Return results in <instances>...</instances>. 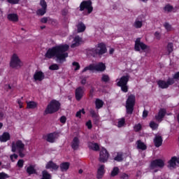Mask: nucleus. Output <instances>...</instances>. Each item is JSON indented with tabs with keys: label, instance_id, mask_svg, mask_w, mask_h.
<instances>
[{
	"label": "nucleus",
	"instance_id": "1",
	"mask_svg": "<svg viewBox=\"0 0 179 179\" xmlns=\"http://www.w3.org/2000/svg\"><path fill=\"white\" fill-rule=\"evenodd\" d=\"M68 50H69V45H57L50 48L45 55V57L49 59L56 57L57 61L64 62L66 61V58H68V52H66Z\"/></svg>",
	"mask_w": 179,
	"mask_h": 179
},
{
	"label": "nucleus",
	"instance_id": "2",
	"mask_svg": "<svg viewBox=\"0 0 179 179\" xmlns=\"http://www.w3.org/2000/svg\"><path fill=\"white\" fill-rule=\"evenodd\" d=\"M11 151L18 152L20 157H24L25 155L23 153L24 151V143L22 141L17 140V141H13L11 144Z\"/></svg>",
	"mask_w": 179,
	"mask_h": 179
},
{
	"label": "nucleus",
	"instance_id": "3",
	"mask_svg": "<svg viewBox=\"0 0 179 179\" xmlns=\"http://www.w3.org/2000/svg\"><path fill=\"white\" fill-rule=\"evenodd\" d=\"M106 52H107V47L103 43H98L96 48L90 50V54L92 55V57H97V55L101 57V55L106 54Z\"/></svg>",
	"mask_w": 179,
	"mask_h": 179
},
{
	"label": "nucleus",
	"instance_id": "4",
	"mask_svg": "<svg viewBox=\"0 0 179 179\" xmlns=\"http://www.w3.org/2000/svg\"><path fill=\"white\" fill-rule=\"evenodd\" d=\"M59 108H61V103L55 99H53L48 105L46 109L45 110V113L54 114V113L59 111Z\"/></svg>",
	"mask_w": 179,
	"mask_h": 179
},
{
	"label": "nucleus",
	"instance_id": "5",
	"mask_svg": "<svg viewBox=\"0 0 179 179\" xmlns=\"http://www.w3.org/2000/svg\"><path fill=\"white\" fill-rule=\"evenodd\" d=\"M10 66L14 69H19L23 66V62L20 60L17 55L13 54L10 59Z\"/></svg>",
	"mask_w": 179,
	"mask_h": 179
},
{
	"label": "nucleus",
	"instance_id": "6",
	"mask_svg": "<svg viewBox=\"0 0 179 179\" xmlns=\"http://www.w3.org/2000/svg\"><path fill=\"white\" fill-rule=\"evenodd\" d=\"M106 69V64L103 62H99L97 64H90L88 66H86L83 70V72H86V71H97L98 72H104Z\"/></svg>",
	"mask_w": 179,
	"mask_h": 179
},
{
	"label": "nucleus",
	"instance_id": "7",
	"mask_svg": "<svg viewBox=\"0 0 179 179\" xmlns=\"http://www.w3.org/2000/svg\"><path fill=\"white\" fill-rule=\"evenodd\" d=\"M134 107H135V95L131 94L128 96L126 101L127 114H132L134 113Z\"/></svg>",
	"mask_w": 179,
	"mask_h": 179
},
{
	"label": "nucleus",
	"instance_id": "8",
	"mask_svg": "<svg viewBox=\"0 0 179 179\" xmlns=\"http://www.w3.org/2000/svg\"><path fill=\"white\" fill-rule=\"evenodd\" d=\"M164 167V161L163 159H155L151 162L150 169L154 170L155 173L159 171V169H163Z\"/></svg>",
	"mask_w": 179,
	"mask_h": 179
},
{
	"label": "nucleus",
	"instance_id": "9",
	"mask_svg": "<svg viewBox=\"0 0 179 179\" xmlns=\"http://www.w3.org/2000/svg\"><path fill=\"white\" fill-rule=\"evenodd\" d=\"M129 80V76H124L120 79V80L117 83V86L121 87L124 93H127L128 92V85H127Z\"/></svg>",
	"mask_w": 179,
	"mask_h": 179
},
{
	"label": "nucleus",
	"instance_id": "10",
	"mask_svg": "<svg viewBox=\"0 0 179 179\" xmlns=\"http://www.w3.org/2000/svg\"><path fill=\"white\" fill-rule=\"evenodd\" d=\"M149 49H150V48L148 45L143 43V42L141 41V38H136V40L135 41V45H134V50L136 51H141V50L142 51H143L145 52V51H146V50H149Z\"/></svg>",
	"mask_w": 179,
	"mask_h": 179
},
{
	"label": "nucleus",
	"instance_id": "11",
	"mask_svg": "<svg viewBox=\"0 0 179 179\" xmlns=\"http://www.w3.org/2000/svg\"><path fill=\"white\" fill-rule=\"evenodd\" d=\"M86 9L88 12V13H90L91 12H93V6H92V1H83L80 4V12H83Z\"/></svg>",
	"mask_w": 179,
	"mask_h": 179
},
{
	"label": "nucleus",
	"instance_id": "12",
	"mask_svg": "<svg viewBox=\"0 0 179 179\" xmlns=\"http://www.w3.org/2000/svg\"><path fill=\"white\" fill-rule=\"evenodd\" d=\"M159 87L161 89H167L169 86H171V85H174L176 81L173 78H168L167 81L163 80H159L157 82Z\"/></svg>",
	"mask_w": 179,
	"mask_h": 179
},
{
	"label": "nucleus",
	"instance_id": "13",
	"mask_svg": "<svg viewBox=\"0 0 179 179\" xmlns=\"http://www.w3.org/2000/svg\"><path fill=\"white\" fill-rule=\"evenodd\" d=\"M110 157V154H108V152L106 148H102L99 152V162L101 163H106L107 160H108V157Z\"/></svg>",
	"mask_w": 179,
	"mask_h": 179
},
{
	"label": "nucleus",
	"instance_id": "14",
	"mask_svg": "<svg viewBox=\"0 0 179 179\" xmlns=\"http://www.w3.org/2000/svg\"><path fill=\"white\" fill-rule=\"evenodd\" d=\"M84 94H85V87H78L76 89L75 96L78 101H80V100H82V98L83 97Z\"/></svg>",
	"mask_w": 179,
	"mask_h": 179
},
{
	"label": "nucleus",
	"instance_id": "15",
	"mask_svg": "<svg viewBox=\"0 0 179 179\" xmlns=\"http://www.w3.org/2000/svg\"><path fill=\"white\" fill-rule=\"evenodd\" d=\"M58 134L57 133H50L43 136V139L50 143H54L57 139Z\"/></svg>",
	"mask_w": 179,
	"mask_h": 179
},
{
	"label": "nucleus",
	"instance_id": "16",
	"mask_svg": "<svg viewBox=\"0 0 179 179\" xmlns=\"http://www.w3.org/2000/svg\"><path fill=\"white\" fill-rule=\"evenodd\" d=\"M45 78V74L41 71H36L34 74L35 82H43Z\"/></svg>",
	"mask_w": 179,
	"mask_h": 179
},
{
	"label": "nucleus",
	"instance_id": "17",
	"mask_svg": "<svg viewBox=\"0 0 179 179\" xmlns=\"http://www.w3.org/2000/svg\"><path fill=\"white\" fill-rule=\"evenodd\" d=\"M153 142L155 148H160V146L163 145V137H162L160 135L156 134Z\"/></svg>",
	"mask_w": 179,
	"mask_h": 179
},
{
	"label": "nucleus",
	"instance_id": "18",
	"mask_svg": "<svg viewBox=\"0 0 179 179\" xmlns=\"http://www.w3.org/2000/svg\"><path fill=\"white\" fill-rule=\"evenodd\" d=\"M166 110L164 108H161L158 114L155 115V120L158 121V122H162L163 121V119L164 118V115H166Z\"/></svg>",
	"mask_w": 179,
	"mask_h": 179
},
{
	"label": "nucleus",
	"instance_id": "19",
	"mask_svg": "<svg viewBox=\"0 0 179 179\" xmlns=\"http://www.w3.org/2000/svg\"><path fill=\"white\" fill-rule=\"evenodd\" d=\"M26 171L29 176L32 174H37V170H36V165L30 164L26 167Z\"/></svg>",
	"mask_w": 179,
	"mask_h": 179
},
{
	"label": "nucleus",
	"instance_id": "20",
	"mask_svg": "<svg viewBox=\"0 0 179 179\" xmlns=\"http://www.w3.org/2000/svg\"><path fill=\"white\" fill-rule=\"evenodd\" d=\"M45 169H50V170H55V171H57V170H58V169H59V166L57 165V164H55L54 162L50 161L47 163V164L45 166Z\"/></svg>",
	"mask_w": 179,
	"mask_h": 179
},
{
	"label": "nucleus",
	"instance_id": "21",
	"mask_svg": "<svg viewBox=\"0 0 179 179\" xmlns=\"http://www.w3.org/2000/svg\"><path fill=\"white\" fill-rule=\"evenodd\" d=\"M81 41L82 38L79 37V36H76L74 38L73 43L71 45V48H76V47H79V45H80Z\"/></svg>",
	"mask_w": 179,
	"mask_h": 179
},
{
	"label": "nucleus",
	"instance_id": "22",
	"mask_svg": "<svg viewBox=\"0 0 179 179\" xmlns=\"http://www.w3.org/2000/svg\"><path fill=\"white\" fill-rule=\"evenodd\" d=\"M104 165H99V168L98 169L97 171V175H96V178L100 179L103 178V176H104Z\"/></svg>",
	"mask_w": 179,
	"mask_h": 179
},
{
	"label": "nucleus",
	"instance_id": "23",
	"mask_svg": "<svg viewBox=\"0 0 179 179\" xmlns=\"http://www.w3.org/2000/svg\"><path fill=\"white\" fill-rule=\"evenodd\" d=\"M10 140V134L8 132H4L0 136V142H8V141Z\"/></svg>",
	"mask_w": 179,
	"mask_h": 179
},
{
	"label": "nucleus",
	"instance_id": "24",
	"mask_svg": "<svg viewBox=\"0 0 179 179\" xmlns=\"http://www.w3.org/2000/svg\"><path fill=\"white\" fill-rule=\"evenodd\" d=\"M7 18L8 20H10V22H19V17L17 16V14H8Z\"/></svg>",
	"mask_w": 179,
	"mask_h": 179
},
{
	"label": "nucleus",
	"instance_id": "25",
	"mask_svg": "<svg viewBox=\"0 0 179 179\" xmlns=\"http://www.w3.org/2000/svg\"><path fill=\"white\" fill-rule=\"evenodd\" d=\"M88 148H90V149H91L92 150H95L96 152H97V150L100 149L99 144L92 142L88 143Z\"/></svg>",
	"mask_w": 179,
	"mask_h": 179
},
{
	"label": "nucleus",
	"instance_id": "26",
	"mask_svg": "<svg viewBox=\"0 0 179 179\" xmlns=\"http://www.w3.org/2000/svg\"><path fill=\"white\" fill-rule=\"evenodd\" d=\"M69 162H63L60 164L61 171H68L69 169Z\"/></svg>",
	"mask_w": 179,
	"mask_h": 179
},
{
	"label": "nucleus",
	"instance_id": "27",
	"mask_svg": "<svg viewBox=\"0 0 179 179\" xmlns=\"http://www.w3.org/2000/svg\"><path fill=\"white\" fill-rule=\"evenodd\" d=\"M71 146L74 150H76L79 148V138L78 137L73 138Z\"/></svg>",
	"mask_w": 179,
	"mask_h": 179
},
{
	"label": "nucleus",
	"instance_id": "28",
	"mask_svg": "<svg viewBox=\"0 0 179 179\" xmlns=\"http://www.w3.org/2000/svg\"><path fill=\"white\" fill-rule=\"evenodd\" d=\"M137 148L138 149H141V150H146V149L148 148V147L145 145V143L141 142V140H138L137 142Z\"/></svg>",
	"mask_w": 179,
	"mask_h": 179
},
{
	"label": "nucleus",
	"instance_id": "29",
	"mask_svg": "<svg viewBox=\"0 0 179 179\" xmlns=\"http://www.w3.org/2000/svg\"><path fill=\"white\" fill-rule=\"evenodd\" d=\"M90 114H91L92 118H94L95 121H99V120H100V118L99 117V113H96V110L90 109Z\"/></svg>",
	"mask_w": 179,
	"mask_h": 179
},
{
	"label": "nucleus",
	"instance_id": "30",
	"mask_svg": "<svg viewBox=\"0 0 179 179\" xmlns=\"http://www.w3.org/2000/svg\"><path fill=\"white\" fill-rule=\"evenodd\" d=\"M95 106H96V108L99 110L103 108V106H104V102L101 99H96L95 101Z\"/></svg>",
	"mask_w": 179,
	"mask_h": 179
},
{
	"label": "nucleus",
	"instance_id": "31",
	"mask_svg": "<svg viewBox=\"0 0 179 179\" xmlns=\"http://www.w3.org/2000/svg\"><path fill=\"white\" fill-rule=\"evenodd\" d=\"M77 28L78 33H82L85 31V30H86V26H85V24H83V22L78 23V24L77 25Z\"/></svg>",
	"mask_w": 179,
	"mask_h": 179
},
{
	"label": "nucleus",
	"instance_id": "32",
	"mask_svg": "<svg viewBox=\"0 0 179 179\" xmlns=\"http://www.w3.org/2000/svg\"><path fill=\"white\" fill-rule=\"evenodd\" d=\"M47 12V8H40L36 11V15L38 16H44Z\"/></svg>",
	"mask_w": 179,
	"mask_h": 179
},
{
	"label": "nucleus",
	"instance_id": "33",
	"mask_svg": "<svg viewBox=\"0 0 179 179\" xmlns=\"http://www.w3.org/2000/svg\"><path fill=\"white\" fill-rule=\"evenodd\" d=\"M42 178L41 179H51V175L47 171H43L42 172Z\"/></svg>",
	"mask_w": 179,
	"mask_h": 179
},
{
	"label": "nucleus",
	"instance_id": "34",
	"mask_svg": "<svg viewBox=\"0 0 179 179\" xmlns=\"http://www.w3.org/2000/svg\"><path fill=\"white\" fill-rule=\"evenodd\" d=\"M101 82H104L105 83H107L110 82V76L107 74H103L101 78Z\"/></svg>",
	"mask_w": 179,
	"mask_h": 179
},
{
	"label": "nucleus",
	"instance_id": "35",
	"mask_svg": "<svg viewBox=\"0 0 179 179\" xmlns=\"http://www.w3.org/2000/svg\"><path fill=\"white\" fill-rule=\"evenodd\" d=\"M125 125V118L122 117L118 120L117 127L118 128H122Z\"/></svg>",
	"mask_w": 179,
	"mask_h": 179
},
{
	"label": "nucleus",
	"instance_id": "36",
	"mask_svg": "<svg viewBox=\"0 0 179 179\" xmlns=\"http://www.w3.org/2000/svg\"><path fill=\"white\" fill-rule=\"evenodd\" d=\"M164 27H165L166 31H172V30H174L171 24H169V22H165L164 24Z\"/></svg>",
	"mask_w": 179,
	"mask_h": 179
},
{
	"label": "nucleus",
	"instance_id": "37",
	"mask_svg": "<svg viewBox=\"0 0 179 179\" xmlns=\"http://www.w3.org/2000/svg\"><path fill=\"white\" fill-rule=\"evenodd\" d=\"M118 173H120V169H118V167H115L113 168L110 176L111 177H115V176H117L118 174Z\"/></svg>",
	"mask_w": 179,
	"mask_h": 179
},
{
	"label": "nucleus",
	"instance_id": "38",
	"mask_svg": "<svg viewBox=\"0 0 179 179\" xmlns=\"http://www.w3.org/2000/svg\"><path fill=\"white\" fill-rule=\"evenodd\" d=\"M37 107V103L34 101H29L27 103V108H36Z\"/></svg>",
	"mask_w": 179,
	"mask_h": 179
},
{
	"label": "nucleus",
	"instance_id": "39",
	"mask_svg": "<svg viewBox=\"0 0 179 179\" xmlns=\"http://www.w3.org/2000/svg\"><path fill=\"white\" fill-rule=\"evenodd\" d=\"M116 162H122L124 159L122 158V153L118 152L117 156L114 158Z\"/></svg>",
	"mask_w": 179,
	"mask_h": 179
},
{
	"label": "nucleus",
	"instance_id": "40",
	"mask_svg": "<svg viewBox=\"0 0 179 179\" xmlns=\"http://www.w3.org/2000/svg\"><path fill=\"white\" fill-rule=\"evenodd\" d=\"M167 51L169 52V55H170V54H171V52H173V43H168L167 45Z\"/></svg>",
	"mask_w": 179,
	"mask_h": 179
},
{
	"label": "nucleus",
	"instance_id": "41",
	"mask_svg": "<svg viewBox=\"0 0 179 179\" xmlns=\"http://www.w3.org/2000/svg\"><path fill=\"white\" fill-rule=\"evenodd\" d=\"M150 128H152V129L155 130V129H157L159 124L152 121V122H150Z\"/></svg>",
	"mask_w": 179,
	"mask_h": 179
},
{
	"label": "nucleus",
	"instance_id": "42",
	"mask_svg": "<svg viewBox=\"0 0 179 179\" xmlns=\"http://www.w3.org/2000/svg\"><path fill=\"white\" fill-rule=\"evenodd\" d=\"M134 27H136V29H141V27H142V21L136 20L134 22Z\"/></svg>",
	"mask_w": 179,
	"mask_h": 179
},
{
	"label": "nucleus",
	"instance_id": "43",
	"mask_svg": "<svg viewBox=\"0 0 179 179\" xmlns=\"http://www.w3.org/2000/svg\"><path fill=\"white\" fill-rule=\"evenodd\" d=\"M49 69H50V71H58V69H59V66L57 64H52L50 66Z\"/></svg>",
	"mask_w": 179,
	"mask_h": 179
},
{
	"label": "nucleus",
	"instance_id": "44",
	"mask_svg": "<svg viewBox=\"0 0 179 179\" xmlns=\"http://www.w3.org/2000/svg\"><path fill=\"white\" fill-rule=\"evenodd\" d=\"M142 129V124H137L134 126V131L136 132H139Z\"/></svg>",
	"mask_w": 179,
	"mask_h": 179
},
{
	"label": "nucleus",
	"instance_id": "45",
	"mask_svg": "<svg viewBox=\"0 0 179 179\" xmlns=\"http://www.w3.org/2000/svg\"><path fill=\"white\" fill-rule=\"evenodd\" d=\"M40 5L43 9H47V2H45V0H41Z\"/></svg>",
	"mask_w": 179,
	"mask_h": 179
},
{
	"label": "nucleus",
	"instance_id": "46",
	"mask_svg": "<svg viewBox=\"0 0 179 179\" xmlns=\"http://www.w3.org/2000/svg\"><path fill=\"white\" fill-rule=\"evenodd\" d=\"M80 83L81 85H86V82L87 80V77H83V76H81L80 77Z\"/></svg>",
	"mask_w": 179,
	"mask_h": 179
},
{
	"label": "nucleus",
	"instance_id": "47",
	"mask_svg": "<svg viewBox=\"0 0 179 179\" xmlns=\"http://www.w3.org/2000/svg\"><path fill=\"white\" fill-rule=\"evenodd\" d=\"M173 9V6H170V5H166L164 7V10H166V12H171Z\"/></svg>",
	"mask_w": 179,
	"mask_h": 179
},
{
	"label": "nucleus",
	"instance_id": "48",
	"mask_svg": "<svg viewBox=\"0 0 179 179\" xmlns=\"http://www.w3.org/2000/svg\"><path fill=\"white\" fill-rule=\"evenodd\" d=\"M73 66H76L74 71H79V69H80V65L76 62H73Z\"/></svg>",
	"mask_w": 179,
	"mask_h": 179
},
{
	"label": "nucleus",
	"instance_id": "49",
	"mask_svg": "<svg viewBox=\"0 0 179 179\" xmlns=\"http://www.w3.org/2000/svg\"><path fill=\"white\" fill-rule=\"evenodd\" d=\"M17 166L20 167V169H22L24 164V161L23 159H20L17 162Z\"/></svg>",
	"mask_w": 179,
	"mask_h": 179
},
{
	"label": "nucleus",
	"instance_id": "50",
	"mask_svg": "<svg viewBox=\"0 0 179 179\" xmlns=\"http://www.w3.org/2000/svg\"><path fill=\"white\" fill-rule=\"evenodd\" d=\"M6 178H9V176H8V174L3 172L0 173V179H6Z\"/></svg>",
	"mask_w": 179,
	"mask_h": 179
},
{
	"label": "nucleus",
	"instance_id": "51",
	"mask_svg": "<svg viewBox=\"0 0 179 179\" xmlns=\"http://www.w3.org/2000/svg\"><path fill=\"white\" fill-rule=\"evenodd\" d=\"M154 36L157 40H160L162 38V34H160L159 31H156Z\"/></svg>",
	"mask_w": 179,
	"mask_h": 179
},
{
	"label": "nucleus",
	"instance_id": "52",
	"mask_svg": "<svg viewBox=\"0 0 179 179\" xmlns=\"http://www.w3.org/2000/svg\"><path fill=\"white\" fill-rule=\"evenodd\" d=\"M169 79H173V80H179V71L176 72L173 76L172 78Z\"/></svg>",
	"mask_w": 179,
	"mask_h": 179
},
{
	"label": "nucleus",
	"instance_id": "53",
	"mask_svg": "<svg viewBox=\"0 0 179 179\" xmlns=\"http://www.w3.org/2000/svg\"><path fill=\"white\" fill-rule=\"evenodd\" d=\"M120 178L121 179H129V176H128V174H127V173H122L120 175Z\"/></svg>",
	"mask_w": 179,
	"mask_h": 179
},
{
	"label": "nucleus",
	"instance_id": "54",
	"mask_svg": "<svg viewBox=\"0 0 179 179\" xmlns=\"http://www.w3.org/2000/svg\"><path fill=\"white\" fill-rule=\"evenodd\" d=\"M17 157H18V156L16 154H13L10 156V159L11 162H15V159H17Z\"/></svg>",
	"mask_w": 179,
	"mask_h": 179
},
{
	"label": "nucleus",
	"instance_id": "55",
	"mask_svg": "<svg viewBox=\"0 0 179 179\" xmlns=\"http://www.w3.org/2000/svg\"><path fill=\"white\" fill-rule=\"evenodd\" d=\"M60 122H62V124H65L66 122V117L62 116L60 118Z\"/></svg>",
	"mask_w": 179,
	"mask_h": 179
},
{
	"label": "nucleus",
	"instance_id": "56",
	"mask_svg": "<svg viewBox=\"0 0 179 179\" xmlns=\"http://www.w3.org/2000/svg\"><path fill=\"white\" fill-rule=\"evenodd\" d=\"M20 0H8V1L9 2V3H13V5H15L16 3H19V1Z\"/></svg>",
	"mask_w": 179,
	"mask_h": 179
},
{
	"label": "nucleus",
	"instance_id": "57",
	"mask_svg": "<svg viewBox=\"0 0 179 179\" xmlns=\"http://www.w3.org/2000/svg\"><path fill=\"white\" fill-rule=\"evenodd\" d=\"M48 19H50V17H44L41 18V23H47V22H48Z\"/></svg>",
	"mask_w": 179,
	"mask_h": 179
},
{
	"label": "nucleus",
	"instance_id": "58",
	"mask_svg": "<svg viewBox=\"0 0 179 179\" xmlns=\"http://www.w3.org/2000/svg\"><path fill=\"white\" fill-rule=\"evenodd\" d=\"M86 125H87L88 129H92V121H91V120H89V121L86 123Z\"/></svg>",
	"mask_w": 179,
	"mask_h": 179
},
{
	"label": "nucleus",
	"instance_id": "59",
	"mask_svg": "<svg viewBox=\"0 0 179 179\" xmlns=\"http://www.w3.org/2000/svg\"><path fill=\"white\" fill-rule=\"evenodd\" d=\"M148 114H149V113L148 112V110H145L143 112V118H146V117H148Z\"/></svg>",
	"mask_w": 179,
	"mask_h": 179
},
{
	"label": "nucleus",
	"instance_id": "60",
	"mask_svg": "<svg viewBox=\"0 0 179 179\" xmlns=\"http://www.w3.org/2000/svg\"><path fill=\"white\" fill-rule=\"evenodd\" d=\"M17 103H18V104H19L20 108H23V103L22 102V101L18 100V101H17Z\"/></svg>",
	"mask_w": 179,
	"mask_h": 179
},
{
	"label": "nucleus",
	"instance_id": "61",
	"mask_svg": "<svg viewBox=\"0 0 179 179\" xmlns=\"http://www.w3.org/2000/svg\"><path fill=\"white\" fill-rule=\"evenodd\" d=\"M82 114V111L79 110L78 112L76 113V116L78 117V118H80Z\"/></svg>",
	"mask_w": 179,
	"mask_h": 179
},
{
	"label": "nucleus",
	"instance_id": "62",
	"mask_svg": "<svg viewBox=\"0 0 179 179\" xmlns=\"http://www.w3.org/2000/svg\"><path fill=\"white\" fill-rule=\"evenodd\" d=\"M68 13V12L66 11V10H63L62 11V15H63V16H66V14Z\"/></svg>",
	"mask_w": 179,
	"mask_h": 179
},
{
	"label": "nucleus",
	"instance_id": "63",
	"mask_svg": "<svg viewBox=\"0 0 179 179\" xmlns=\"http://www.w3.org/2000/svg\"><path fill=\"white\" fill-rule=\"evenodd\" d=\"M114 48H110L109 50V54H110V55H113V54H114Z\"/></svg>",
	"mask_w": 179,
	"mask_h": 179
},
{
	"label": "nucleus",
	"instance_id": "64",
	"mask_svg": "<svg viewBox=\"0 0 179 179\" xmlns=\"http://www.w3.org/2000/svg\"><path fill=\"white\" fill-rule=\"evenodd\" d=\"M3 118V113H0V120Z\"/></svg>",
	"mask_w": 179,
	"mask_h": 179
}]
</instances>
